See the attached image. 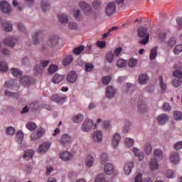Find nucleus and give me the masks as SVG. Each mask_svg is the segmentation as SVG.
<instances>
[{"instance_id": "nucleus-1", "label": "nucleus", "mask_w": 182, "mask_h": 182, "mask_svg": "<svg viewBox=\"0 0 182 182\" xmlns=\"http://www.w3.org/2000/svg\"><path fill=\"white\" fill-rule=\"evenodd\" d=\"M163 160V151L161 149H155L154 151V159L151 160L149 167L151 170H157L159 168V161Z\"/></svg>"}, {"instance_id": "nucleus-2", "label": "nucleus", "mask_w": 182, "mask_h": 182, "mask_svg": "<svg viewBox=\"0 0 182 182\" xmlns=\"http://www.w3.org/2000/svg\"><path fill=\"white\" fill-rule=\"evenodd\" d=\"M137 35L140 39H142L139 42V45H147L150 39V35L147 33V28L139 27L137 30Z\"/></svg>"}, {"instance_id": "nucleus-3", "label": "nucleus", "mask_w": 182, "mask_h": 182, "mask_svg": "<svg viewBox=\"0 0 182 182\" xmlns=\"http://www.w3.org/2000/svg\"><path fill=\"white\" fill-rule=\"evenodd\" d=\"M58 45V38L55 36H51L47 41H45L43 46H42V50H46V49H50Z\"/></svg>"}, {"instance_id": "nucleus-4", "label": "nucleus", "mask_w": 182, "mask_h": 182, "mask_svg": "<svg viewBox=\"0 0 182 182\" xmlns=\"http://www.w3.org/2000/svg\"><path fill=\"white\" fill-rule=\"evenodd\" d=\"M173 75L176 78L173 80L172 85L174 87H178L182 83V71L177 70L173 73Z\"/></svg>"}, {"instance_id": "nucleus-5", "label": "nucleus", "mask_w": 182, "mask_h": 182, "mask_svg": "<svg viewBox=\"0 0 182 182\" xmlns=\"http://www.w3.org/2000/svg\"><path fill=\"white\" fill-rule=\"evenodd\" d=\"M41 65H36L34 66V75L36 76H38L40 73H42V70H43V68H46L48 65H49V60H41L40 63Z\"/></svg>"}, {"instance_id": "nucleus-6", "label": "nucleus", "mask_w": 182, "mask_h": 182, "mask_svg": "<svg viewBox=\"0 0 182 182\" xmlns=\"http://www.w3.org/2000/svg\"><path fill=\"white\" fill-rule=\"evenodd\" d=\"M0 9L4 14H9L12 11V6L6 1L3 0L0 1Z\"/></svg>"}, {"instance_id": "nucleus-7", "label": "nucleus", "mask_w": 182, "mask_h": 182, "mask_svg": "<svg viewBox=\"0 0 182 182\" xmlns=\"http://www.w3.org/2000/svg\"><path fill=\"white\" fill-rule=\"evenodd\" d=\"M59 141L60 144L63 146H67V144H70V143H72L73 141L72 136H70L68 134H64L60 138Z\"/></svg>"}, {"instance_id": "nucleus-8", "label": "nucleus", "mask_w": 182, "mask_h": 182, "mask_svg": "<svg viewBox=\"0 0 182 182\" xmlns=\"http://www.w3.org/2000/svg\"><path fill=\"white\" fill-rule=\"evenodd\" d=\"M116 12V5L113 2L108 3L105 9V13L107 16H112Z\"/></svg>"}, {"instance_id": "nucleus-9", "label": "nucleus", "mask_w": 182, "mask_h": 182, "mask_svg": "<svg viewBox=\"0 0 182 182\" xmlns=\"http://www.w3.org/2000/svg\"><path fill=\"white\" fill-rule=\"evenodd\" d=\"M17 42H18V39H16L12 36L6 37L4 40V45H6V46H9L10 48H14V46H15V44Z\"/></svg>"}, {"instance_id": "nucleus-10", "label": "nucleus", "mask_w": 182, "mask_h": 182, "mask_svg": "<svg viewBox=\"0 0 182 182\" xmlns=\"http://www.w3.org/2000/svg\"><path fill=\"white\" fill-rule=\"evenodd\" d=\"M92 126H93V121L92 119H85L82 125V132H90L92 130Z\"/></svg>"}, {"instance_id": "nucleus-11", "label": "nucleus", "mask_w": 182, "mask_h": 182, "mask_svg": "<svg viewBox=\"0 0 182 182\" xmlns=\"http://www.w3.org/2000/svg\"><path fill=\"white\" fill-rule=\"evenodd\" d=\"M51 100L58 105H63L66 102V97L59 95H55L51 97Z\"/></svg>"}, {"instance_id": "nucleus-12", "label": "nucleus", "mask_w": 182, "mask_h": 182, "mask_svg": "<svg viewBox=\"0 0 182 182\" xmlns=\"http://www.w3.org/2000/svg\"><path fill=\"white\" fill-rule=\"evenodd\" d=\"M77 80V74L75 71H70L67 75V82L68 83H75Z\"/></svg>"}, {"instance_id": "nucleus-13", "label": "nucleus", "mask_w": 182, "mask_h": 182, "mask_svg": "<svg viewBox=\"0 0 182 182\" xmlns=\"http://www.w3.org/2000/svg\"><path fill=\"white\" fill-rule=\"evenodd\" d=\"M116 95V90L113 86L109 85L106 90V97L113 99Z\"/></svg>"}, {"instance_id": "nucleus-14", "label": "nucleus", "mask_w": 182, "mask_h": 182, "mask_svg": "<svg viewBox=\"0 0 182 182\" xmlns=\"http://www.w3.org/2000/svg\"><path fill=\"white\" fill-rule=\"evenodd\" d=\"M49 149H50V142L46 141L39 146L38 151L39 153H46Z\"/></svg>"}, {"instance_id": "nucleus-15", "label": "nucleus", "mask_w": 182, "mask_h": 182, "mask_svg": "<svg viewBox=\"0 0 182 182\" xmlns=\"http://www.w3.org/2000/svg\"><path fill=\"white\" fill-rule=\"evenodd\" d=\"M79 5L80 8L85 12V14H90L92 11V6L85 1H80Z\"/></svg>"}, {"instance_id": "nucleus-16", "label": "nucleus", "mask_w": 182, "mask_h": 182, "mask_svg": "<svg viewBox=\"0 0 182 182\" xmlns=\"http://www.w3.org/2000/svg\"><path fill=\"white\" fill-rule=\"evenodd\" d=\"M157 122L163 126V124H166V122H168V116L166 114H161L157 117Z\"/></svg>"}, {"instance_id": "nucleus-17", "label": "nucleus", "mask_w": 182, "mask_h": 182, "mask_svg": "<svg viewBox=\"0 0 182 182\" xmlns=\"http://www.w3.org/2000/svg\"><path fill=\"white\" fill-rule=\"evenodd\" d=\"M60 157L61 160L64 161H69V160H72L73 156L69 151H64L60 154Z\"/></svg>"}, {"instance_id": "nucleus-18", "label": "nucleus", "mask_w": 182, "mask_h": 182, "mask_svg": "<svg viewBox=\"0 0 182 182\" xmlns=\"http://www.w3.org/2000/svg\"><path fill=\"white\" fill-rule=\"evenodd\" d=\"M20 82L21 83H22V85H23L25 87L31 86V85H32L33 83L31 78L28 76H24L21 77Z\"/></svg>"}, {"instance_id": "nucleus-19", "label": "nucleus", "mask_w": 182, "mask_h": 182, "mask_svg": "<svg viewBox=\"0 0 182 182\" xmlns=\"http://www.w3.org/2000/svg\"><path fill=\"white\" fill-rule=\"evenodd\" d=\"M92 139L97 143H100L103 139V134L101 131H97L94 133L92 136Z\"/></svg>"}, {"instance_id": "nucleus-20", "label": "nucleus", "mask_w": 182, "mask_h": 182, "mask_svg": "<svg viewBox=\"0 0 182 182\" xmlns=\"http://www.w3.org/2000/svg\"><path fill=\"white\" fill-rule=\"evenodd\" d=\"M121 139L122 137L120 136V134H119L118 133L114 134L112 139V146L114 149H116L119 146Z\"/></svg>"}, {"instance_id": "nucleus-21", "label": "nucleus", "mask_w": 182, "mask_h": 182, "mask_svg": "<svg viewBox=\"0 0 182 182\" xmlns=\"http://www.w3.org/2000/svg\"><path fill=\"white\" fill-rule=\"evenodd\" d=\"M34 154H35V152H33L32 149H28L25 151L23 157L25 160L28 161L29 160H32Z\"/></svg>"}, {"instance_id": "nucleus-22", "label": "nucleus", "mask_w": 182, "mask_h": 182, "mask_svg": "<svg viewBox=\"0 0 182 182\" xmlns=\"http://www.w3.org/2000/svg\"><path fill=\"white\" fill-rule=\"evenodd\" d=\"M133 167H134V163H133V161L128 162L125 164L124 171L127 176H129V174L132 173V169L133 168Z\"/></svg>"}, {"instance_id": "nucleus-23", "label": "nucleus", "mask_w": 182, "mask_h": 182, "mask_svg": "<svg viewBox=\"0 0 182 182\" xmlns=\"http://www.w3.org/2000/svg\"><path fill=\"white\" fill-rule=\"evenodd\" d=\"M1 28L6 32H11L12 31V23L9 21H4L1 23Z\"/></svg>"}, {"instance_id": "nucleus-24", "label": "nucleus", "mask_w": 182, "mask_h": 182, "mask_svg": "<svg viewBox=\"0 0 182 182\" xmlns=\"http://www.w3.org/2000/svg\"><path fill=\"white\" fill-rule=\"evenodd\" d=\"M114 170V166L112 164H107L104 168V171L105 174L110 176L113 174V171Z\"/></svg>"}, {"instance_id": "nucleus-25", "label": "nucleus", "mask_w": 182, "mask_h": 182, "mask_svg": "<svg viewBox=\"0 0 182 182\" xmlns=\"http://www.w3.org/2000/svg\"><path fill=\"white\" fill-rule=\"evenodd\" d=\"M138 110L141 113H146L147 112V105L143 102L142 100L139 101L137 104Z\"/></svg>"}, {"instance_id": "nucleus-26", "label": "nucleus", "mask_w": 182, "mask_h": 182, "mask_svg": "<svg viewBox=\"0 0 182 182\" xmlns=\"http://www.w3.org/2000/svg\"><path fill=\"white\" fill-rule=\"evenodd\" d=\"M149 80L147 74H141L138 78V82L140 85H146Z\"/></svg>"}, {"instance_id": "nucleus-27", "label": "nucleus", "mask_w": 182, "mask_h": 182, "mask_svg": "<svg viewBox=\"0 0 182 182\" xmlns=\"http://www.w3.org/2000/svg\"><path fill=\"white\" fill-rule=\"evenodd\" d=\"M170 161L171 163H173V164H178V161H180V157L178 156V153H172L170 156Z\"/></svg>"}, {"instance_id": "nucleus-28", "label": "nucleus", "mask_w": 182, "mask_h": 182, "mask_svg": "<svg viewBox=\"0 0 182 182\" xmlns=\"http://www.w3.org/2000/svg\"><path fill=\"white\" fill-rule=\"evenodd\" d=\"M105 60L107 63H113V62H114V55L112 51L108 52L105 55Z\"/></svg>"}, {"instance_id": "nucleus-29", "label": "nucleus", "mask_w": 182, "mask_h": 182, "mask_svg": "<svg viewBox=\"0 0 182 182\" xmlns=\"http://www.w3.org/2000/svg\"><path fill=\"white\" fill-rule=\"evenodd\" d=\"M65 79V76L59 74H55L53 77V83H60Z\"/></svg>"}, {"instance_id": "nucleus-30", "label": "nucleus", "mask_w": 182, "mask_h": 182, "mask_svg": "<svg viewBox=\"0 0 182 182\" xmlns=\"http://www.w3.org/2000/svg\"><path fill=\"white\" fill-rule=\"evenodd\" d=\"M132 151L134 154V155L139 158L140 161H141L143 160V159H144V154H143V153L140 152V150H139V149L134 148L132 149Z\"/></svg>"}, {"instance_id": "nucleus-31", "label": "nucleus", "mask_w": 182, "mask_h": 182, "mask_svg": "<svg viewBox=\"0 0 182 182\" xmlns=\"http://www.w3.org/2000/svg\"><path fill=\"white\" fill-rule=\"evenodd\" d=\"M39 36H41V33L39 32H36L32 35L34 45H38V43H41V39L39 38Z\"/></svg>"}, {"instance_id": "nucleus-32", "label": "nucleus", "mask_w": 182, "mask_h": 182, "mask_svg": "<svg viewBox=\"0 0 182 182\" xmlns=\"http://www.w3.org/2000/svg\"><path fill=\"white\" fill-rule=\"evenodd\" d=\"M16 141L18 143V144H21V143L23 141V132H22V131H18L16 134Z\"/></svg>"}, {"instance_id": "nucleus-33", "label": "nucleus", "mask_w": 182, "mask_h": 182, "mask_svg": "<svg viewBox=\"0 0 182 182\" xmlns=\"http://www.w3.org/2000/svg\"><path fill=\"white\" fill-rule=\"evenodd\" d=\"M95 163V158L92 156L91 155H88L87 157V161H85V166L87 167H92L93 166V164Z\"/></svg>"}, {"instance_id": "nucleus-34", "label": "nucleus", "mask_w": 182, "mask_h": 182, "mask_svg": "<svg viewBox=\"0 0 182 182\" xmlns=\"http://www.w3.org/2000/svg\"><path fill=\"white\" fill-rule=\"evenodd\" d=\"M11 73L14 76V77H21V76H22V71L18 68H11Z\"/></svg>"}, {"instance_id": "nucleus-35", "label": "nucleus", "mask_w": 182, "mask_h": 182, "mask_svg": "<svg viewBox=\"0 0 182 182\" xmlns=\"http://www.w3.org/2000/svg\"><path fill=\"white\" fill-rule=\"evenodd\" d=\"M41 7L43 12H46L48 10L50 9V5L49 4V2L46 0H43L41 1Z\"/></svg>"}, {"instance_id": "nucleus-36", "label": "nucleus", "mask_w": 182, "mask_h": 182, "mask_svg": "<svg viewBox=\"0 0 182 182\" xmlns=\"http://www.w3.org/2000/svg\"><path fill=\"white\" fill-rule=\"evenodd\" d=\"M26 129L28 130H30L31 132H34V130H36L38 129V126L34 122H28L26 125Z\"/></svg>"}, {"instance_id": "nucleus-37", "label": "nucleus", "mask_w": 182, "mask_h": 182, "mask_svg": "<svg viewBox=\"0 0 182 182\" xmlns=\"http://www.w3.org/2000/svg\"><path fill=\"white\" fill-rule=\"evenodd\" d=\"M157 58V47H155L151 50L149 59L150 60H154Z\"/></svg>"}, {"instance_id": "nucleus-38", "label": "nucleus", "mask_w": 182, "mask_h": 182, "mask_svg": "<svg viewBox=\"0 0 182 182\" xmlns=\"http://www.w3.org/2000/svg\"><path fill=\"white\" fill-rule=\"evenodd\" d=\"M116 65H117V68H126V66H127V61L125 60H123L122 58H119L117 61Z\"/></svg>"}, {"instance_id": "nucleus-39", "label": "nucleus", "mask_w": 182, "mask_h": 182, "mask_svg": "<svg viewBox=\"0 0 182 182\" xmlns=\"http://www.w3.org/2000/svg\"><path fill=\"white\" fill-rule=\"evenodd\" d=\"M58 19L60 23H66L69 21V17L68 15L63 14L58 16Z\"/></svg>"}, {"instance_id": "nucleus-40", "label": "nucleus", "mask_w": 182, "mask_h": 182, "mask_svg": "<svg viewBox=\"0 0 182 182\" xmlns=\"http://www.w3.org/2000/svg\"><path fill=\"white\" fill-rule=\"evenodd\" d=\"M84 117L82 114H78L73 117V122L74 123H80L83 121Z\"/></svg>"}, {"instance_id": "nucleus-41", "label": "nucleus", "mask_w": 182, "mask_h": 182, "mask_svg": "<svg viewBox=\"0 0 182 182\" xmlns=\"http://www.w3.org/2000/svg\"><path fill=\"white\" fill-rule=\"evenodd\" d=\"M73 60V57L72 55H68L63 60V63L64 66H68V65H70L72 61Z\"/></svg>"}, {"instance_id": "nucleus-42", "label": "nucleus", "mask_w": 182, "mask_h": 182, "mask_svg": "<svg viewBox=\"0 0 182 182\" xmlns=\"http://www.w3.org/2000/svg\"><path fill=\"white\" fill-rule=\"evenodd\" d=\"M153 150V148L151 147V144H150V143L147 142L146 144H145L144 145V151L146 153V154H151V151Z\"/></svg>"}, {"instance_id": "nucleus-43", "label": "nucleus", "mask_w": 182, "mask_h": 182, "mask_svg": "<svg viewBox=\"0 0 182 182\" xmlns=\"http://www.w3.org/2000/svg\"><path fill=\"white\" fill-rule=\"evenodd\" d=\"M8 65L4 61H0V72H7Z\"/></svg>"}, {"instance_id": "nucleus-44", "label": "nucleus", "mask_w": 182, "mask_h": 182, "mask_svg": "<svg viewBox=\"0 0 182 182\" xmlns=\"http://www.w3.org/2000/svg\"><path fill=\"white\" fill-rule=\"evenodd\" d=\"M4 95L5 96H8L9 97H16V98H18V97L19 96V94L9 92L8 91V90H5Z\"/></svg>"}, {"instance_id": "nucleus-45", "label": "nucleus", "mask_w": 182, "mask_h": 182, "mask_svg": "<svg viewBox=\"0 0 182 182\" xmlns=\"http://www.w3.org/2000/svg\"><path fill=\"white\" fill-rule=\"evenodd\" d=\"M84 49H85V46H81L74 48L73 53L75 55H80V53H82V52H83Z\"/></svg>"}, {"instance_id": "nucleus-46", "label": "nucleus", "mask_w": 182, "mask_h": 182, "mask_svg": "<svg viewBox=\"0 0 182 182\" xmlns=\"http://www.w3.org/2000/svg\"><path fill=\"white\" fill-rule=\"evenodd\" d=\"M14 84L15 82L14 80L7 81L4 85V87H6L7 89H10L11 90H12L14 89Z\"/></svg>"}, {"instance_id": "nucleus-47", "label": "nucleus", "mask_w": 182, "mask_h": 182, "mask_svg": "<svg viewBox=\"0 0 182 182\" xmlns=\"http://www.w3.org/2000/svg\"><path fill=\"white\" fill-rule=\"evenodd\" d=\"M133 144H134V140L130 138H127L125 139V146L126 147H132L133 146Z\"/></svg>"}, {"instance_id": "nucleus-48", "label": "nucleus", "mask_w": 182, "mask_h": 182, "mask_svg": "<svg viewBox=\"0 0 182 182\" xmlns=\"http://www.w3.org/2000/svg\"><path fill=\"white\" fill-rule=\"evenodd\" d=\"M111 80L112 76H105L102 79V85H107L110 83Z\"/></svg>"}, {"instance_id": "nucleus-49", "label": "nucleus", "mask_w": 182, "mask_h": 182, "mask_svg": "<svg viewBox=\"0 0 182 182\" xmlns=\"http://www.w3.org/2000/svg\"><path fill=\"white\" fill-rule=\"evenodd\" d=\"M58 71V66L56 65H51L48 68L49 75H52L55 73V72Z\"/></svg>"}, {"instance_id": "nucleus-50", "label": "nucleus", "mask_w": 182, "mask_h": 182, "mask_svg": "<svg viewBox=\"0 0 182 182\" xmlns=\"http://www.w3.org/2000/svg\"><path fill=\"white\" fill-rule=\"evenodd\" d=\"M109 161V156L107 154H102L101 156V163L102 164H106Z\"/></svg>"}, {"instance_id": "nucleus-51", "label": "nucleus", "mask_w": 182, "mask_h": 182, "mask_svg": "<svg viewBox=\"0 0 182 182\" xmlns=\"http://www.w3.org/2000/svg\"><path fill=\"white\" fill-rule=\"evenodd\" d=\"M31 110L35 111L39 109V104L38 102H32L29 105Z\"/></svg>"}, {"instance_id": "nucleus-52", "label": "nucleus", "mask_w": 182, "mask_h": 182, "mask_svg": "<svg viewBox=\"0 0 182 182\" xmlns=\"http://www.w3.org/2000/svg\"><path fill=\"white\" fill-rule=\"evenodd\" d=\"M173 117H174L175 120H181L182 113L178 111H175L173 112Z\"/></svg>"}, {"instance_id": "nucleus-53", "label": "nucleus", "mask_w": 182, "mask_h": 182, "mask_svg": "<svg viewBox=\"0 0 182 182\" xmlns=\"http://www.w3.org/2000/svg\"><path fill=\"white\" fill-rule=\"evenodd\" d=\"M137 65V60L135 58H131L129 60L128 65L129 68H134Z\"/></svg>"}, {"instance_id": "nucleus-54", "label": "nucleus", "mask_w": 182, "mask_h": 182, "mask_svg": "<svg viewBox=\"0 0 182 182\" xmlns=\"http://www.w3.org/2000/svg\"><path fill=\"white\" fill-rule=\"evenodd\" d=\"M95 69V65L90 63H87L85 64V70L86 72H92Z\"/></svg>"}, {"instance_id": "nucleus-55", "label": "nucleus", "mask_w": 182, "mask_h": 182, "mask_svg": "<svg viewBox=\"0 0 182 182\" xmlns=\"http://www.w3.org/2000/svg\"><path fill=\"white\" fill-rule=\"evenodd\" d=\"M6 132L9 136H14L15 134V129L12 127L6 128Z\"/></svg>"}, {"instance_id": "nucleus-56", "label": "nucleus", "mask_w": 182, "mask_h": 182, "mask_svg": "<svg viewBox=\"0 0 182 182\" xmlns=\"http://www.w3.org/2000/svg\"><path fill=\"white\" fill-rule=\"evenodd\" d=\"M182 51V44L177 45L173 50L175 55H178L181 53Z\"/></svg>"}, {"instance_id": "nucleus-57", "label": "nucleus", "mask_w": 182, "mask_h": 182, "mask_svg": "<svg viewBox=\"0 0 182 182\" xmlns=\"http://www.w3.org/2000/svg\"><path fill=\"white\" fill-rule=\"evenodd\" d=\"M159 85H160L161 89L162 90H166V89H167V85L165 83H164V82H163L162 76L159 77Z\"/></svg>"}, {"instance_id": "nucleus-58", "label": "nucleus", "mask_w": 182, "mask_h": 182, "mask_svg": "<svg viewBox=\"0 0 182 182\" xmlns=\"http://www.w3.org/2000/svg\"><path fill=\"white\" fill-rule=\"evenodd\" d=\"M36 132L40 137H42L46 133V130L44 128L40 127L37 129Z\"/></svg>"}, {"instance_id": "nucleus-59", "label": "nucleus", "mask_w": 182, "mask_h": 182, "mask_svg": "<svg viewBox=\"0 0 182 182\" xmlns=\"http://www.w3.org/2000/svg\"><path fill=\"white\" fill-rule=\"evenodd\" d=\"M95 182H103L105 181V175L100 173L97 175V178L95 180Z\"/></svg>"}, {"instance_id": "nucleus-60", "label": "nucleus", "mask_w": 182, "mask_h": 182, "mask_svg": "<svg viewBox=\"0 0 182 182\" xmlns=\"http://www.w3.org/2000/svg\"><path fill=\"white\" fill-rule=\"evenodd\" d=\"M166 36H167V34L164 31H161L159 34V39L161 42H164V39H166Z\"/></svg>"}, {"instance_id": "nucleus-61", "label": "nucleus", "mask_w": 182, "mask_h": 182, "mask_svg": "<svg viewBox=\"0 0 182 182\" xmlns=\"http://www.w3.org/2000/svg\"><path fill=\"white\" fill-rule=\"evenodd\" d=\"M166 176L168 178H174V177H176V173L171 170H168L166 171Z\"/></svg>"}, {"instance_id": "nucleus-62", "label": "nucleus", "mask_w": 182, "mask_h": 182, "mask_svg": "<svg viewBox=\"0 0 182 182\" xmlns=\"http://www.w3.org/2000/svg\"><path fill=\"white\" fill-rule=\"evenodd\" d=\"M176 43V38L174 37H172L169 39L168 41V46H170L171 48H173V46H174Z\"/></svg>"}, {"instance_id": "nucleus-63", "label": "nucleus", "mask_w": 182, "mask_h": 182, "mask_svg": "<svg viewBox=\"0 0 182 182\" xmlns=\"http://www.w3.org/2000/svg\"><path fill=\"white\" fill-rule=\"evenodd\" d=\"M31 140H38V139H41L38 132H33L31 135Z\"/></svg>"}, {"instance_id": "nucleus-64", "label": "nucleus", "mask_w": 182, "mask_h": 182, "mask_svg": "<svg viewBox=\"0 0 182 182\" xmlns=\"http://www.w3.org/2000/svg\"><path fill=\"white\" fill-rule=\"evenodd\" d=\"M142 177H143V176L141 175V173H138L136 175V176L135 177L134 182H143Z\"/></svg>"}]
</instances>
